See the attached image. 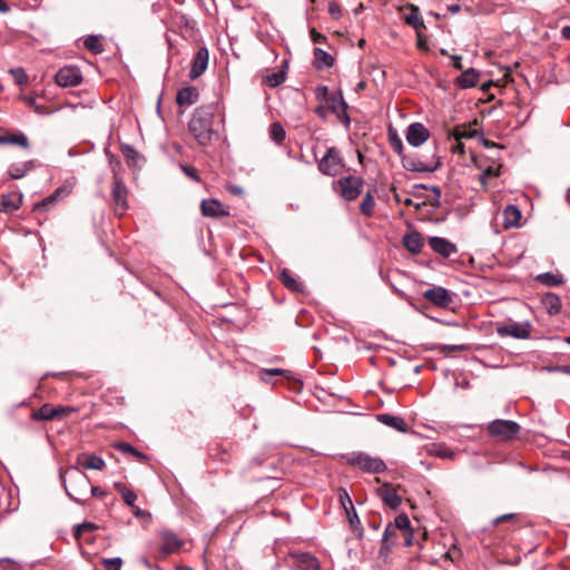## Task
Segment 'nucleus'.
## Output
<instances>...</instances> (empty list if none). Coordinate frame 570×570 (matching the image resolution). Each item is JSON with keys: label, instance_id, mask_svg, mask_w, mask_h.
Here are the masks:
<instances>
[{"label": "nucleus", "instance_id": "f257e3e1", "mask_svg": "<svg viewBox=\"0 0 570 570\" xmlns=\"http://www.w3.org/2000/svg\"><path fill=\"white\" fill-rule=\"evenodd\" d=\"M216 111V106L199 107L189 120V131L203 147L210 146L218 138V134L213 129V119Z\"/></svg>", "mask_w": 570, "mask_h": 570}, {"label": "nucleus", "instance_id": "f03ea898", "mask_svg": "<svg viewBox=\"0 0 570 570\" xmlns=\"http://www.w3.org/2000/svg\"><path fill=\"white\" fill-rule=\"evenodd\" d=\"M60 479L68 497L75 502L85 504L90 499V480L83 471L77 466H70L60 472Z\"/></svg>", "mask_w": 570, "mask_h": 570}, {"label": "nucleus", "instance_id": "7ed1b4c3", "mask_svg": "<svg viewBox=\"0 0 570 570\" xmlns=\"http://www.w3.org/2000/svg\"><path fill=\"white\" fill-rule=\"evenodd\" d=\"M315 99L325 105L341 121L344 120L346 124L350 121L346 114L347 104L344 101L341 92L331 94L326 86L318 85L315 88Z\"/></svg>", "mask_w": 570, "mask_h": 570}, {"label": "nucleus", "instance_id": "20e7f679", "mask_svg": "<svg viewBox=\"0 0 570 570\" xmlns=\"http://www.w3.org/2000/svg\"><path fill=\"white\" fill-rule=\"evenodd\" d=\"M488 432L498 441H510L519 434L520 425L510 420H494L489 424Z\"/></svg>", "mask_w": 570, "mask_h": 570}, {"label": "nucleus", "instance_id": "39448f33", "mask_svg": "<svg viewBox=\"0 0 570 570\" xmlns=\"http://www.w3.org/2000/svg\"><path fill=\"white\" fill-rule=\"evenodd\" d=\"M347 464L360 466L363 471L370 473H381L386 470V464L380 458H372L366 453L358 452L346 456Z\"/></svg>", "mask_w": 570, "mask_h": 570}, {"label": "nucleus", "instance_id": "423d86ee", "mask_svg": "<svg viewBox=\"0 0 570 570\" xmlns=\"http://www.w3.org/2000/svg\"><path fill=\"white\" fill-rule=\"evenodd\" d=\"M344 167V161L337 148L331 147L326 150L325 155L318 161V169L322 174L327 176H336Z\"/></svg>", "mask_w": 570, "mask_h": 570}, {"label": "nucleus", "instance_id": "0eeeda50", "mask_svg": "<svg viewBox=\"0 0 570 570\" xmlns=\"http://www.w3.org/2000/svg\"><path fill=\"white\" fill-rule=\"evenodd\" d=\"M492 79H490L487 75L481 73L474 68L465 69V89L480 86L483 96L479 99L490 100L493 98L492 94H488V90L493 86Z\"/></svg>", "mask_w": 570, "mask_h": 570}, {"label": "nucleus", "instance_id": "6e6552de", "mask_svg": "<svg viewBox=\"0 0 570 570\" xmlns=\"http://www.w3.org/2000/svg\"><path fill=\"white\" fill-rule=\"evenodd\" d=\"M291 371L283 368H263L258 372L259 379L265 383H273L274 376H281L282 381H287L293 391H299L302 383L299 380L292 379Z\"/></svg>", "mask_w": 570, "mask_h": 570}, {"label": "nucleus", "instance_id": "1a4fd4ad", "mask_svg": "<svg viewBox=\"0 0 570 570\" xmlns=\"http://www.w3.org/2000/svg\"><path fill=\"white\" fill-rule=\"evenodd\" d=\"M363 179L361 177L348 176L338 180L341 187V195L348 202L356 199L363 187Z\"/></svg>", "mask_w": 570, "mask_h": 570}, {"label": "nucleus", "instance_id": "9d476101", "mask_svg": "<svg viewBox=\"0 0 570 570\" xmlns=\"http://www.w3.org/2000/svg\"><path fill=\"white\" fill-rule=\"evenodd\" d=\"M423 297L441 308H450L453 303L452 294L440 286H434L423 293Z\"/></svg>", "mask_w": 570, "mask_h": 570}, {"label": "nucleus", "instance_id": "9b49d317", "mask_svg": "<svg viewBox=\"0 0 570 570\" xmlns=\"http://www.w3.org/2000/svg\"><path fill=\"white\" fill-rule=\"evenodd\" d=\"M56 83L60 87H75L82 81V75L79 68L67 66L56 73Z\"/></svg>", "mask_w": 570, "mask_h": 570}, {"label": "nucleus", "instance_id": "f8f14e48", "mask_svg": "<svg viewBox=\"0 0 570 570\" xmlns=\"http://www.w3.org/2000/svg\"><path fill=\"white\" fill-rule=\"evenodd\" d=\"M500 336H511L518 340L529 338L531 335V325L529 322L524 323H509L499 326L497 330Z\"/></svg>", "mask_w": 570, "mask_h": 570}, {"label": "nucleus", "instance_id": "ddd939ff", "mask_svg": "<svg viewBox=\"0 0 570 570\" xmlns=\"http://www.w3.org/2000/svg\"><path fill=\"white\" fill-rule=\"evenodd\" d=\"M444 132L448 140H454L450 146L453 153L463 154V130L460 124H453V119L444 122Z\"/></svg>", "mask_w": 570, "mask_h": 570}, {"label": "nucleus", "instance_id": "4468645a", "mask_svg": "<svg viewBox=\"0 0 570 570\" xmlns=\"http://www.w3.org/2000/svg\"><path fill=\"white\" fill-rule=\"evenodd\" d=\"M402 165L406 170L420 171V173H432L438 169L440 161L424 163L416 156L404 155L402 156Z\"/></svg>", "mask_w": 570, "mask_h": 570}, {"label": "nucleus", "instance_id": "2eb2a0df", "mask_svg": "<svg viewBox=\"0 0 570 570\" xmlns=\"http://www.w3.org/2000/svg\"><path fill=\"white\" fill-rule=\"evenodd\" d=\"M159 537L161 540L160 554L164 557L178 552L184 544L183 540L170 530L160 531Z\"/></svg>", "mask_w": 570, "mask_h": 570}, {"label": "nucleus", "instance_id": "dca6fc26", "mask_svg": "<svg viewBox=\"0 0 570 570\" xmlns=\"http://www.w3.org/2000/svg\"><path fill=\"white\" fill-rule=\"evenodd\" d=\"M111 197L116 205V210H120V214H122L128 208L127 188L117 174L114 176Z\"/></svg>", "mask_w": 570, "mask_h": 570}, {"label": "nucleus", "instance_id": "f3484780", "mask_svg": "<svg viewBox=\"0 0 570 570\" xmlns=\"http://www.w3.org/2000/svg\"><path fill=\"white\" fill-rule=\"evenodd\" d=\"M200 212L205 217L222 218L229 216L228 207L219 200L209 198L200 203Z\"/></svg>", "mask_w": 570, "mask_h": 570}, {"label": "nucleus", "instance_id": "a211bd4d", "mask_svg": "<svg viewBox=\"0 0 570 570\" xmlns=\"http://www.w3.org/2000/svg\"><path fill=\"white\" fill-rule=\"evenodd\" d=\"M403 13V20L407 26H411L415 31L425 30V24L422 19L419 7L407 3L400 9Z\"/></svg>", "mask_w": 570, "mask_h": 570}, {"label": "nucleus", "instance_id": "6ab92c4d", "mask_svg": "<svg viewBox=\"0 0 570 570\" xmlns=\"http://www.w3.org/2000/svg\"><path fill=\"white\" fill-rule=\"evenodd\" d=\"M430 137L429 129L421 122L411 124L406 130V140L410 145L419 147Z\"/></svg>", "mask_w": 570, "mask_h": 570}, {"label": "nucleus", "instance_id": "aec40b11", "mask_svg": "<svg viewBox=\"0 0 570 570\" xmlns=\"http://www.w3.org/2000/svg\"><path fill=\"white\" fill-rule=\"evenodd\" d=\"M377 494L393 510H396L402 502V498L396 493V489L391 483H384L380 487Z\"/></svg>", "mask_w": 570, "mask_h": 570}, {"label": "nucleus", "instance_id": "412c9836", "mask_svg": "<svg viewBox=\"0 0 570 570\" xmlns=\"http://www.w3.org/2000/svg\"><path fill=\"white\" fill-rule=\"evenodd\" d=\"M208 50L206 48H200L191 62V68L189 71V78L191 80H195L198 78L207 68L208 66Z\"/></svg>", "mask_w": 570, "mask_h": 570}, {"label": "nucleus", "instance_id": "4be33fe9", "mask_svg": "<svg viewBox=\"0 0 570 570\" xmlns=\"http://www.w3.org/2000/svg\"><path fill=\"white\" fill-rule=\"evenodd\" d=\"M291 558L298 570H320L318 560L308 552L295 553Z\"/></svg>", "mask_w": 570, "mask_h": 570}, {"label": "nucleus", "instance_id": "5701e85b", "mask_svg": "<svg viewBox=\"0 0 570 570\" xmlns=\"http://www.w3.org/2000/svg\"><path fill=\"white\" fill-rule=\"evenodd\" d=\"M199 97V92L195 87H184L176 96V102L179 107H188L194 105Z\"/></svg>", "mask_w": 570, "mask_h": 570}, {"label": "nucleus", "instance_id": "b1692460", "mask_svg": "<svg viewBox=\"0 0 570 570\" xmlns=\"http://www.w3.org/2000/svg\"><path fill=\"white\" fill-rule=\"evenodd\" d=\"M377 421L400 432H407V424L401 417L389 413H382L376 416Z\"/></svg>", "mask_w": 570, "mask_h": 570}, {"label": "nucleus", "instance_id": "393cba45", "mask_svg": "<svg viewBox=\"0 0 570 570\" xmlns=\"http://www.w3.org/2000/svg\"><path fill=\"white\" fill-rule=\"evenodd\" d=\"M22 204V195L9 194L2 195L0 199V210L4 213H11L19 209Z\"/></svg>", "mask_w": 570, "mask_h": 570}, {"label": "nucleus", "instance_id": "a878e982", "mask_svg": "<svg viewBox=\"0 0 570 570\" xmlns=\"http://www.w3.org/2000/svg\"><path fill=\"white\" fill-rule=\"evenodd\" d=\"M423 244V237L417 232H411L403 237V245L412 254H419Z\"/></svg>", "mask_w": 570, "mask_h": 570}, {"label": "nucleus", "instance_id": "bb28decb", "mask_svg": "<svg viewBox=\"0 0 570 570\" xmlns=\"http://www.w3.org/2000/svg\"><path fill=\"white\" fill-rule=\"evenodd\" d=\"M431 248L439 253L444 257H449L452 253L455 252V246L451 244L449 240L441 237H432L430 238Z\"/></svg>", "mask_w": 570, "mask_h": 570}, {"label": "nucleus", "instance_id": "cd10ccee", "mask_svg": "<svg viewBox=\"0 0 570 570\" xmlns=\"http://www.w3.org/2000/svg\"><path fill=\"white\" fill-rule=\"evenodd\" d=\"M69 194L67 187L57 188L50 196L43 198L41 202L37 203L33 207L35 212L46 210L49 206H52L57 203L60 196H66Z\"/></svg>", "mask_w": 570, "mask_h": 570}, {"label": "nucleus", "instance_id": "c85d7f7f", "mask_svg": "<svg viewBox=\"0 0 570 570\" xmlns=\"http://www.w3.org/2000/svg\"><path fill=\"white\" fill-rule=\"evenodd\" d=\"M279 281L286 288H288L293 292H297V293L304 292V285L298 279L295 278V276L293 275V273L289 269H283L281 272Z\"/></svg>", "mask_w": 570, "mask_h": 570}, {"label": "nucleus", "instance_id": "c756f323", "mask_svg": "<svg viewBox=\"0 0 570 570\" xmlns=\"http://www.w3.org/2000/svg\"><path fill=\"white\" fill-rule=\"evenodd\" d=\"M542 306L550 315H557L561 311V299L554 293H547L541 299Z\"/></svg>", "mask_w": 570, "mask_h": 570}, {"label": "nucleus", "instance_id": "7c9ffc66", "mask_svg": "<svg viewBox=\"0 0 570 570\" xmlns=\"http://www.w3.org/2000/svg\"><path fill=\"white\" fill-rule=\"evenodd\" d=\"M35 421H53L57 420L56 406L49 403L43 404L38 410L32 412Z\"/></svg>", "mask_w": 570, "mask_h": 570}, {"label": "nucleus", "instance_id": "2f4dec72", "mask_svg": "<svg viewBox=\"0 0 570 570\" xmlns=\"http://www.w3.org/2000/svg\"><path fill=\"white\" fill-rule=\"evenodd\" d=\"M314 67L317 70L331 68L334 65V58L321 48L314 49Z\"/></svg>", "mask_w": 570, "mask_h": 570}, {"label": "nucleus", "instance_id": "473e14b6", "mask_svg": "<svg viewBox=\"0 0 570 570\" xmlns=\"http://www.w3.org/2000/svg\"><path fill=\"white\" fill-rule=\"evenodd\" d=\"M504 216V226L505 227H514L518 225L521 218V212L514 205H508L503 212Z\"/></svg>", "mask_w": 570, "mask_h": 570}, {"label": "nucleus", "instance_id": "72a5a7b5", "mask_svg": "<svg viewBox=\"0 0 570 570\" xmlns=\"http://www.w3.org/2000/svg\"><path fill=\"white\" fill-rule=\"evenodd\" d=\"M7 134V145L18 146L22 149H29L30 141L28 137L21 131H12Z\"/></svg>", "mask_w": 570, "mask_h": 570}, {"label": "nucleus", "instance_id": "f704fd0d", "mask_svg": "<svg viewBox=\"0 0 570 570\" xmlns=\"http://www.w3.org/2000/svg\"><path fill=\"white\" fill-rule=\"evenodd\" d=\"M33 166H35L33 160L26 161L22 165H12L9 168L8 174L12 179H20L26 175V173L31 170L33 168Z\"/></svg>", "mask_w": 570, "mask_h": 570}, {"label": "nucleus", "instance_id": "c9c22d12", "mask_svg": "<svg viewBox=\"0 0 570 570\" xmlns=\"http://www.w3.org/2000/svg\"><path fill=\"white\" fill-rule=\"evenodd\" d=\"M114 446L115 449L119 450L122 453L134 455L139 462H145L148 459L146 454L141 453L135 446L127 442H118Z\"/></svg>", "mask_w": 570, "mask_h": 570}, {"label": "nucleus", "instance_id": "e433bc0d", "mask_svg": "<svg viewBox=\"0 0 570 570\" xmlns=\"http://www.w3.org/2000/svg\"><path fill=\"white\" fill-rule=\"evenodd\" d=\"M374 207H375V199H374L373 195L371 194V191H367L361 203L360 210L364 216L371 217L374 213Z\"/></svg>", "mask_w": 570, "mask_h": 570}, {"label": "nucleus", "instance_id": "4c0bfd02", "mask_svg": "<svg viewBox=\"0 0 570 570\" xmlns=\"http://www.w3.org/2000/svg\"><path fill=\"white\" fill-rule=\"evenodd\" d=\"M114 487L119 493H121L126 504L134 507L137 495L131 490L127 489L124 483L116 482Z\"/></svg>", "mask_w": 570, "mask_h": 570}, {"label": "nucleus", "instance_id": "58836bf2", "mask_svg": "<svg viewBox=\"0 0 570 570\" xmlns=\"http://www.w3.org/2000/svg\"><path fill=\"white\" fill-rule=\"evenodd\" d=\"M269 136L277 145H281L286 137V132L279 122H273L269 127Z\"/></svg>", "mask_w": 570, "mask_h": 570}, {"label": "nucleus", "instance_id": "ea45409f", "mask_svg": "<svg viewBox=\"0 0 570 570\" xmlns=\"http://www.w3.org/2000/svg\"><path fill=\"white\" fill-rule=\"evenodd\" d=\"M85 48L90 52L97 55L104 51V46L101 45L100 38L98 36H89L85 42Z\"/></svg>", "mask_w": 570, "mask_h": 570}, {"label": "nucleus", "instance_id": "a19ab883", "mask_svg": "<svg viewBox=\"0 0 570 570\" xmlns=\"http://www.w3.org/2000/svg\"><path fill=\"white\" fill-rule=\"evenodd\" d=\"M83 468L102 470L105 468V461L95 454H87L85 458Z\"/></svg>", "mask_w": 570, "mask_h": 570}, {"label": "nucleus", "instance_id": "79ce46f5", "mask_svg": "<svg viewBox=\"0 0 570 570\" xmlns=\"http://www.w3.org/2000/svg\"><path fill=\"white\" fill-rule=\"evenodd\" d=\"M397 532L399 531L395 527H392L391 523H389L383 534L382 547L390 549L397 537Z\"/></svg>", "mask_w": 570, "mask_h": 570}, {"label": "nucleus", "instance_id": "37998d69", "mask_svg": "<svg viewBox=\"0 0 570 570\" xmlns=\"http://www.w3.org/2000/svg\"><path fill=\"white\" fill-rule=\"evenodd\" d=\"M538 279L547 286H559L563 283L562 276L552 273L540 274Z\"/></svg>", "mask_w": 570, "mask_h": 570}, {"label": "nucleus", "instance_id": "c03bdc74", "mask_svg": "<svg viewBox=\"0 0 570 570\" xmlns=\"http://www.w3.org/2000/svg\"><path fill=\"white\" fill-rule=\"evenodd\" d=\"M389 141L392 147V149L400 155L401 157L403 155V142L401 138L397 136L396 131H394L392 128L389 130Z\"/></svg>", "mask_w": 570, "mask_h": 570}, {"label": "nucleus", "instance_id": "a18cd8bd", "mask_svg": "<svg viewBox=\"0 0 570 570\" xmlns=\"http://www.w3.org/2000/svg\"><path fill=\"white\" fill-rule=\"evenodd\" d=\"M392 527H395V529L403 533L405 532L406 530L411 529V522H410V519L409 517L405 514V513H402V514H399L394 522L391 523Z\"/></svg>", "mask_w": 570, "mask_h": 570}, {"label": "nucleus", "instance_id": "49530a36", "mask_svg": "<svg viewBox=\"0 0 570 570\" xmlns=\"http://www.w3.org/2000/svg\"><path fill=\"white\" fill-rule=\"evenodd\" d=\"M121 154L122 156L126 158V160L130 164H135L136 163V159L138 158V153L137 150L129 146V145H124L121 146Z\"/></svg>", "mask_w": 570, "mask_h": 570}, {"label": "nucleus", "instance_id": "de8ad7c7", "mask_svg": "<svg viewBox=\"0 0 570 570\" xmlns=\"http://www.w3.org/2000/svg\"><path fill=\"white\" fill-rule=\"evenodd\" d=\"M97 528L98 527L95 523L83 522L82 524H79V525L76 527L75 533H73L75 538L77 540H79L85 532L95 531Z\"/></svg>", "mask_w": 570, "mask_h": 570}, {"label": "nucleus", "instance_id": "09e8293b", "mask_svg": "<svg viewBox=\"0 0 570 570\" xmlns=\"http://www.w3.org/2000/svg\"><path fill=\"white\" fill-rule=\"evenodd\" d=\"M10 75L18 85H26L28 82V76L21 68L10 69Z\"/></svg>", "mask_w": 570, "mask_h": 570}, {"label": "nucleus", "instance_id": "8fccbe9b", "mask_svg": "<svg viewBox=\"0 0 570 570\" xmlns=\"http://www.w3.org/2000/svg\"><path fill=\"white\" fill-rule=\"evenodd\" d=\"M285 80L283 71L271 73L266 77V82L269 87H277Z\"/></svg>", "mask_w": 570, "mask_h": 570}, {"label": "nucleus", "instance_id": "3c124183", "mask_svg": "<svg viewBox=\"0 0 570 570\" xmlns=\"http://www.w3.org/2000/svg\"><path fill=\"white\" fill-rule=\"evenodd\" d=\"M101 563L106 570H120L122 560L120 558L102 559Z\"/></svg>", "mask_w": 570, "mask_h": 570}, {"label": "nucleus", "instance_id": "603ef678", "mask_svg": "<svg viewBox=\"0 0 570 570\" xmlns=\"http://www.w3.org/2000/svg\"><path fill=\"white\" fill-rule=\"evenodd\" d=\"M340 501H341L343 508L345 509L346 513H348V510H353V507H354L353 502L346 491H343L340 494Z\"/></svg>", "mask_w": 570, "mask_h": 570}, {"label": "nucleus", "instance_id": "864d4df0", "mask_svg": "<svg viewBox=\"0 0 570 570\" xmlns=\"http://www.w3.org/2000/svg\"><path fill=\"white\" fill-rule=\"evenodd\" d=\"M181 169L193 180H195V181H199L200 180L198 171H197V169L195 167L188 166V165H181Z\"/></svg>", "mask_w": 570, "mask_h": 570}, {"label": "nucleus", "instance_id": "5fc2aeb1", "mask_svg": "<svg viewBox=\"0 0 570 570\" xmlns=\"http://www.w3.org/2000/svg\"><path fill=\"white\" fill-rule=\"evenodd\" d=\"M436 453H438V455L440 458H443V459H451L452 460V459H454L456 456V453L452 449H450L448 446H440L438 449Z\"/></svg>", "mask_w": 570, "mask_h": 570}, {"label": "nucleus", "instance_id": "6e6d98bb", "mask_svg": "<svg viewBox=\"0 0 570 570\" xmlns=\"http://www.w3.org/2000/svg\"><path fill=\"white\" fill-rule=\"evenodd\" d=\"M56 412H57V420H60V419L68 416L70 413L75 412V409L70 407V406L59 405V406H56Z\"/></svg>", "mask_w": 570, "mask_h": 570}, {"label": "nucleus", "instance_id": "4d7b16f0", "mask_svg": "<svg viewBox=\"0 0 570 570\" xmlns=\"http://www.w3.org/2000/svg\"><path fill=\"white\" fill-rule=\"evenodd\" d=\"M309 35L314 43H326L327 41V38L324 35L316 31V29L314 28L311 29Z\"/></svg>", "mask_w": 570, "mask_h": 570}, {"label": "nucleus", "instance_id": "13d9d810", "mask_svg": "<svg viewBox=\"0 0 570 570\" xmlns=\"http://www.w3.org/2000/svg\"><path fill=\"white\" fill-rule=\"evenodd\" d=\"M347 514V518H348V522L351 524V527L356 530L357 527L361 525V522H360V519L355 512V509L353 508V510H348V513Z\"/></svg>", "mask_w": 570, "mask_h": 570}, {"label": "nucleus", "instance_id": "bf43d9fd", "mask_svg": "<svg viewBox=\"0 0 570 570\" xmlns=\"http://www.w3.org/2000/svg\"><path fill=\"white\" fill-rule=\"evenodd\" d=\"M215 452L212 453V456L215 459V460H219L222 462H227V452L226 450L222 449L220 446H217L215 450Z\"/></svg>", "mask_w": 570, "mask_h": 570}, {"label": "nucleus", "instance_id": "052dcab7", "mask_svg": "<svg viewBox=\"0 0 570 570\" xmlns=\"http://www.w3.org/2000/svg\"><path fill=\"white\" fill-rule=\"evenodd\" d=\"M314 112L320 118L325 119L327 117V115L331 112V110L325 105L320 102V105L314 109Z\"/></svg>", "mask_w": 570, "mask_h": 570}, {"label": "nucleus", "instance_id": "680f3d73", "mask_svg": "<svg viewBox=\"0 0 570 570\" xmlns=\"http://www.w3.org/2000/svg\"><path fill=\"white\" fill-rule=\"evenodd\" d=\"M423 31L424 30H419V31H415V33H416V38H417V48L425 50L428 47H426V39L423 36Z\"/></svg>", "mask_w": 570, "mask_h": 570}, {"label": "nucleus", "instance_id": "e2e57ef3", "mask_svg": "<svg viewBox=\"0 0 570 570\" xmlns=\"http://www.w3.org/2000/svg\"><path fill=\"white\" fill-rule=\"evenodd\" d=\"M441 352H460L463 351V345H442L439 347Z\"/></svg>", "mask_w": 570, "mask_h": 570}, {"label": "nucleus", "instance_id": "0e129e2a", "mask_svg": "<svg viewBox=\"0 0 570 570\" xmlns=\"http://www.w3.org/2000/svg\"><path fill=\"white\" fill-rule=\"evenodd\" d=\"M404 546L410 547L413 544V530L412 528L402 533Z\"/></svg>", "mask_w": 570, "mask_h": 570}, {"label": "nucleus", "instance_id": "69168bd1", "mask_svg": "<svg viewBox=\"0 0 570 570\" xmlns=\"http://www.w3.org/2000/svg\"><path fill=\"white\" fill-rule=\"evenodd\" d=\"M132 513L137 517V518H142V517H148L150 518V513L141 510L139 507H137L136 504H134V507H130Z\"/></svg>", "mask_w": 570, "mask_h": 570}, {"label": "nucleus", "instance_id": "338daca9", "mask_svg": "<svg viewBox=\"0 0 570 570\" xmlns=\"http://www.w3.org/2000/svg\"><path fill=\"white\" fill-rule=\"evenodd\" d=\"M89 495H90V498L91 497L100 498V497L105 495V491H102L99 487H91L90 485Z\"/></svg>", "mask_w": 570, "mask_h": 570}, {"label": "nucleus", "instance_id": "774afa93", "mask_svg": "<svg viewBox=\"0 0 570 570\" xmlns=\"http://www.w3.org/2000/svg\"><path fill=\"white\" fill-rule=\"evenodd\" d=\"M451 60H452V65H453L456 69L461 70V69L463 68V67H462V62H461V60H462L461 56L453 55V56H451Z\"/></svg>", "mask_w": 570, "mask_h": 570}]
</instances>
